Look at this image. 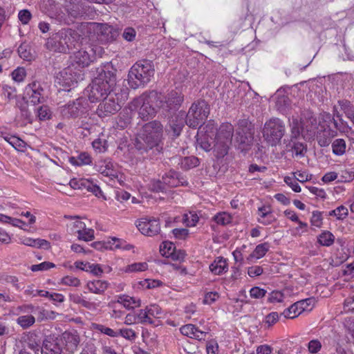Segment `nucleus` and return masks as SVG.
Returning a JSON list of instances; mask_svg holds the SVG:
<instances>
[{
	"mask_svg": "<svg viewBox=\"0 0 354 354\" xmlns=\"http://www.w3.org/2000/svg\"><path fill=\"white\" fill-rule=\"evenodd\" d=\"M118 333H119V336L131 342L134 341L137 337L136 333L131 328H120Z\"/></svg>",
	"mask_w": 354,
	"mask_h": 354,
	"instance_id": "obj_49",
	"label": "nucleus"
},
{
	"mask_svg": "<svg viewBox=\"0 0 354 354\" xmlns=\"http://www.w3.org/2000/svg\"><path fill=\"white\" fill-rule=\"evenodd\" d=\"M39 120H44L50 118V111L47 106H41L37 110Z\"/></svg>",
	"mask_w": 354,
	"mask_h": 354,
	"instance_id": "obj_58",
	"label": "nucleus"
},
{
	"mask_svg": "<svg viewBox=\"0 0 354 354\" xmlns=\"http://www.w3.org/2000/svg\"><path fill=\"white\" fill-rule=\"evenodd\" d=\"M148 268V265L145 262L134 263L127 266L124 268L125 272H137L145 271Z\"/></svg>",
	"mask_w": 354,
	"mask_h": 354,
	"instance_id": "obj_43",
	"label": "nucleus"
},
{
	"mask_svg": "<svg viewBox=\"0 0 354 354\" xmlns=\"http://www.w3.org/2000/svg\"><path fill=\"white\" fill-rule=\"evenodd\" d=\"M59 345L63 346L64 353L73 354L77 349L80 337L77 331H66L58 337Z\"/></svg>",
	"mask_w": 354,
	"mask_h": 354,
	"instance_id": "obj_13",
	"label": "nucleus"
},
{
	"mask_svg": "<svg viewBox=\"0 0 354 354\" xmlns=\"http://www.w3.org/2000/svg\"><path fill=\"white\" fill-rule=\"evenodd\" d=\"M122 104L123 102L120 100L118 93H111L103 98L102 102L98 105L96 113L100 118L110 116L119 111Z\"/></svg>",
	"mask_w": 354,
	"mask_h": 354,
	"instance_id": "obj_10",
	"label": "nucleus"
},
{
	"mask_svg": "<svg viewBox=\"0 0 354 354\" xmlns=\"http://www.w3.org/2000/svg\"><path fill=\"white\" fill-rule=\"evenodd\" d=\"M284 182L288 186H290L294 192H301V187L299 185V184L297 183V180L295 178L289 177V176H286L284 178Z\"/></svg>",
	"mask_w": 354,
	"mask_h": 354,
	"instance_id": "obj_57",
	"label": "nucleus"
},
{
	"mask_svg": "<svg viewBox=\"0 0 354 354\" xmlns=\"http://www.w3.org/2000/svg\"><path fill=\"white\" fill-rule=\"evenodd\" d=\"M336 135L335 131L332 130L328 125L319 124L315 136L320 147H327L330 145L331 140Z\"/></svg>",
	"mask_w": 354,
	"mask_h": 354,
	"instance_id": "obj_19",
	"label": "nucleus"
},
{
	"mask_svg": "<svg viewBox=\"0 0 354 354\" xmlns=\"http://www.w3.org/2000/svg\"><path fill=\"white\" fill-rule=\"evenodd\" d=\"M93 148L99 152H102L106 149V141L102 139H96L92 142Z\"/></svg>",
	"mask_w": 354,
	"mask_h": 354,
	"instance_id": "obj_63",
	"label": "nucleus"
},
{
	"mask_svg": "<svg viewBox=\"0 0 354 354\" xmlns=\"http://www.w3.org/2000/svg\"><path fill=\"white\" fill-rule=\"evenodd\" d=\"M116 302L122 305L128 310L133 309L140 306V299L126 295H118Z\"/></svg>",
	"mask_w": 354,
	"mask_h": 354,
	"instance_id": "obj_28",
	"label": "nucleus"
},
{
	"mask_svg": "<svg viewBox=\"0 0 354 354\" xmlns=\"http://www.w3.org/2000/svg\"><path fill=\"white\" fill-rule=\"evenodd\" d=\"M162 136V125L154 120L145 124L137 135L135 146L139 151H147L158 147Z\"/></svg>",
	"mask_w": 354,
	"mask_h": 354,
	"instance_id": "obj_2",
	"label": "nucleus"
},
{
	"mask_svg": "<svg viewBox=\"0 0 354 354\" xmlns=\"http://www.w3.org/2000/svg\"><path fill=\"white\" fill-rule=\"evenodd\" d=\"M209 269L215 274H221L227 270V263L225 259L218 257L210 266Z\"/></svg>",
	"mask_w": 354,
	"mask_h": 354,
	"instance_id": "obj_31",
	"label": "nucleus"
},
{
	"mask_svg": "<svg viewBox=\"0 0 354 354\" xmlns=\"http://www.w3.org/2000/svg\"><path fill=\"white\" fill-rule=\"evenodd\" d=\"M160 252L162 256L171 257L175 252V246L172 243L163 242L160 246Z\"/></svg>",
	"mask_w": 354,
	"mask_h": 354,
	"instance_id": "obj_44",
	"label": "nucleus"
},
{
	"mask_svg": "<svg viewBox=\"0 0 354 354\" xmlns=\"http://www.w3.org/2000/svg\"><path fill=\"white\" fill-rule=\"evenodd\" d=\"M254 129L251 122L240 120L236 131V142L241 151H248L253 144Z\"/></svg>",
	"mask_w": 354,
	"mask_h": 354,
	"instance_id": "obj_9",
	"label": "nucleus"
},
{
	"mask_svg": "<svg viewBox=\"0 0 354 354\" xmlns=\"http://www.w3.org/2000/svg\"><path fill=\"white\" fill-rule=\"evenodd\" d=\"M68 12L71 16H72L74 18H78L81 17L84 13L82 9V6L79 3L75 4L71 8H68Z\"/></svg>",
	"mask_w": 354,
	"mask_h": 354,
	"instance_id": "obj_55",
	"label": "nucleus"
},
{
	"mask_svg": "<svg viewBox=\"0 0 354 354\" xmlns=\"http://www.w3.org/2000/svg\"><path fill=\"white\" fill-rule=\"evenodd\" d=\"M35 322V318L31 315H21L17 319V323L26 329L32 326Z\"/></svg>",
	"mask_w": 354,
	"mask_h": 354,
	"instance_id": "obj_38",
	"label": "nucleus"
},
{
	"mask_svg": "<svg viewBox=\"0 0 354 354\" xmlns=\"http://www.w3.org/2000/svg\"><path fill=\"white\" fill-rule=\"evenodd\" d=\"M178 165L181 169L188 170L197 167L199 165V160L195 156L184 157L180 159Z\"/></svg>",
	"mask_w": 354,
	"mask_h": 354,
	"instance_id": "obj_33",
	"label": "nucleus"
},
{
	"mask_svg": "<svg viewBox=\"0 0 354 354\" xmlns=\"http://www.w3.org/2000/svg\"><path fill=\"white\" fill-rule=\"evenodd\" d=\"M18 17L23 24H28L31 19L32 15L28 10L25 9L19 11Z\"/></svg>",
	"mask_w": 354,
	"mask_h": 354,
	"instance_id": "obj_56",
	"label": "nucleus"
},
{
	"mask_svg": "<svg viewBox=\"0 0 354 354\" xmlns=\"http://www.w3.org/2000/svg\"><path fill=\"white\" fill-rule=\"evenodd\" d=\"M97 34L98 40L102 43L111 42L118 36V31L106 24L97 25Z\"/></svg>",
	"mask_w": 354,
	"mask_h": 354,
	"instance_id": "obj_18",
	"label": "nucleus"
},
{
	"mask_svg": "<svg viewBox=\"0 0 354 354\" xmlns=\"http://www.w3.org/2000/svg\"><path fill=\"white\" fill-rule=\"evenodd\" d=\"M160 93L156 91L149 94H143L135 99L129 104L131 111H138L139 117L143 120H148L153 118L158 108V100Z\"/></svg>",
	"mask_w": 354,
	"mask_h": 354,
	"instance_id": "obj_3",
	"label": "nucleus"
},
{
	"mask_svg": "<svg viewBox=\"0 0 354 354\" xmlns=\"http://www.w3.org/2000/svg\"><path fill=\"white\" fill-rule=\"evenodd\" d=\"M138 230L144 235L153 236L160 232V224L156 218H141L136 225Z\"/></svg>",
	"mask_w": 354,
	"mask_h": 354,
	"instance_id": "obj_16",
	"label": "nucleus"
},
{
	"mask_svg": "<svg viewBox=\"0 0 354 354\" xmlns=\"http://www.w3.org/2000/svg\"><path fill=\"white\" fill-rule=\"evenodd\" d=\"M146 308L147 309V312L150 317H153L155 318H159L160 315L162 314V309L158 305H150L149 306H147Z\"/></svg>",
	"mask_w": 354,
	"mask_h": 354,
	"instance_id": "obj_54",
	"label": "nucleus"
},
{
	"mask_svg": "<svg viewBox=\"0 0 354 354\" xmlns=\"http://www.w3.org/2000/svg\"><path fill=\"white\" fill-rule=\"evenodd\" d=\"M86 182H88V180L85 179H72L69 182V185L71 187L75 189H80L86 187Z\"/></svg>",
	"mask_w": 354,
	"mask_h": 354,
	"instance_id": "obj_60",
	"label": "nucleus"
},
{
	"mask_svg": "<svg viewBox=\"0 0 354 354\" xmlns=\"http://www.w3.org/2000/svg\"><path fill=\"white\" fill-rule=\"evenodd\" d=\"M290 138L291 140L297 139L300 135L304 138L305 131H303V125L301 121L299 122L297 118H292V122L290 124Z\"/></svg>",
	"mask_w": 354,
	"mask_h": 354,
	"instance_id": "obj_32",
	"label": "nucleus"
},
{
	"mask_svg": "<svg viewBox=\"0 0 354 354\" xmlns=\"http://www.w3.org/2000/svg\"><path fill=\"white\" fill-rule=\"evenodd\" d=\"M333 152L337 156H342L346 152V145L344 139H336L332 143Z\"/></svg>",
	"mask_w": 354,
	"mask_h": 354,
	"instance_id": "obj_36",
	"label": "nucleus"
},
{
	"mask_svg": "<svg viewBox=\"0 0 354 354\" xmlns=\"http://www.w3.org/2000/svg\"><path fill=\"white\" fill-rule=\"evenodd\" d=\"M93 48L81 49L75 52L71 57V64L75 68H84L88 66L94 59Z\"/></svg>",
	"mask_w": 354,
	"mask_h": 354,
	"instance_id": "obj_15",
	"label": "nucleus"
},
{
	"mask_svg": "<svg viewBox=\"0 0 354 354\" xmlns=\"http://www.w3.org/2000/svg\"><path fill=\"white\" fill-rule=\"evenodd\" d=\"M214 220L216 223L219 225H225L231 223L232 216L227 212H223L216 214L214 216Z\"/></svg>",
	"mask_w": 354,
	"mask_h": 354,
	"instance_id": "obj_45",
	"label": "nucleus"
},
{
	"mask_svg": "<svg viewBox=\"0 0 354 354\" xmlns=\"http://www.w3.org/2000/svg\"><path fill=\"white\" fill-rule=\"evenodd\" d=\"M62 347L58 337L48 336L43 342L41 354H62Z\"/></svg>",
	"mask_w": 354,
	"mask_h": 354,
	"instance_id": "obj_21",
	"label": "nucleus"
},
{
	"mask_svg": "<svg viewBox=\"0 0 354 354\" xmlns=\"http://www.w3.org/2000/svg\"><path fill=\"white\" fill-rule=\"evenodd\" d=\"M69 300L74 304L81 305L89 310H96L101 304V301L97 299L86 300L79 294H70Z\"/></svg>",
	"mask_w": 354,
	"mask_h": 354,
	"instance_id": "obj_23",
	"label": "nucleus"
},
{
	"mask_svg": "<svg viewBox=\"0 0 354 354\" xmlns=\"http://www.w3.org/2000/svg\"><path fill=\"white\" fill-rule=\"evenodd\" d=\"M172 233L176 239H185L189 234V231L185 228H176L172 230Z\"/></svg>",
	"mask_w": 354,
	"mask_h": 354,
	"instance_id": "obj_64",
	"label": "nucleus"
},
{
	"mask_svg": "<svg viewBox=\"0 0 354 354\" xmlns=\"http://www.w3.org/2000/svg\"><path fill=\"white\" fill-rule=\"evenodd\" d=\"M262 133L268 144L276 146L281 142L286 133V125L281 119L272 118L266 122Z\"/></svg>",
	"mask_w": 354,
	"mask_h": 354,
	"instance_id": "obj_7",
	"label": "nucleus"
},
{
	"mask_svg": "<svg viewBox=\"0 0 354 354\" xmlns=\"http://www.w3.org/2000/svg\"><path fill=\"white\" fill-rule=\"evenodd\" d=\"M26 76V71L24 68H18L12 72V78L17 82H22Z\"/></svg>",
	"mask_w": 354,
	"mask_h": 354,
	"instance_id": "obj_62",
	"label": "nucleus"
},
{
	"mask_svg": "<svg viewBox=\"0 0 354 354\" xmlns=\"http://www.w3.org/2000/svg\"><path fill=\"white\" fill-rule=\"evenodd\" d=\"M69 161L71 164L76 166L88 165L91 162V158L88 153H81L77 157H71Z\"/></svg>",
	"mask_w": 354,
	"mask_h": 354,
	"instance_id": "obj_34",
	"label": "nucleus"
},
{
	"mask_svg": "<svg viewBox=\"0 0 354 354\" xmlns=\"http://www.w3.org/2000/svg\"><path fill=\"white\" fill-rule=\"evenodd\" d=\"M234 135V127L230 123L222 124L215 133L213 150L217 158H223L228 153Z\"/></svg>",
	"mask_w": 354,
	"mask_h": 354,
	"instance_id": "obj_6",
	"label": "nucleus"
},
{
	"mask_svg": "<svg viewBox=\"0 0 354 354\" xmlns=\"http://www.w3.org/2000/svg\"><path fill=\"white\" fill-rule=\"evenodd\" d=\"M21 242L25 245L32 248H44L46 250H48L50 248V243L41 239L24 238L21 239Z\"/></svg>",
	"mask_w": 354,
	"mask_h": 354,
	"instance_id": "obj_29",
	"label": "nucleus"
},
{
	"mask_svg": "<svg viewBox=\"0 0 354 354\" xmlns=\"http://www.w3.org/2000/svg\"><path fill=\"white\" fill-rule=\"evenodd\" d=\"M338 104L341 110L344 111L348 118L351 120H354V110L352 104L348 100H339Z\"/></svg>",
	"mask_w": 354,
	"mask_h": 354,
	"instance_id": "obj_37",
	"label": "nucleus"
},
{
	"mask_svg": "<svg viewBox=\"0 0 354 354\" xmlns=\"http://www.w3.org/2000/svg\"><path fill=\"white\" fill-rule=\"evenodd\" d=\"M55 267V265L53 263L49 261H44L39 264L32 265L30 268V270L32 272H37L41 270H48Z\"/></svg>",
	"mask_w": 354,
	"mask_h": 354,
	"instance_id": "obj_53",
	"label": "nucleus"
},
{
	"mask_svg": "<svg viewBox=\"0 0 354 354\" xmlns=\"http://www.w3.org/2000/svg\"><path fill=\"white\" fill-rule=\"evenodd\" d=\"M205 133L201 129L198 131L197 145L205 151L213 149L212 144L214 142L215 133L217 129L212 124H207L203 128Z\"/></svg>",
	"mask_w": 354,
	"mask_h": 354,
	"instance_id": "obj_14",
	"label": "nucleus"
},
{
	"mask_svg": "<svg viewBox=\"0 0 354 354\" xmlns=\"http://www.w3.org/2000/svg\"><path fill=\"white\" fill-rule=\"evenodd\" d=\"M266 290L260 288L259 287H253L250 291L251 297L255 299H260L266 295Z\"/></svg>",
	"mask_w": 354,
	"mask_h": 354,
	"instance_id": "obj_61",
	"label": "nucleus"
},
{
	"mask_svg": "<svg viewBox=\"0 0 354 354\" xmlns=\"http://www.w3.org/2000/svg\"><path fill=\"white\" fill-rule=\"evenodd\" d=\"M112 241L113 243L111 246H106L107 248H110V250L122 249L124 250H130L133 248L132 245L127 244L122 239L112 238Z\"/></svg>",
	"mask_w": 354,
	"mask_h": 354,
	"instance_id": "obj_41",
	"label": "nucleus"
},
{
	"mask_svg": "<svg viewBox=\"0 0 354 354\" xmlns=\"http://www.w3.org/2000/svg\"><path fill=\"white\" fill-rule=\"evenodd\" d=\"M60 283L64 286L79 287L81 285L80 280L73 276H65L62 278Z\"/></svg>",
	"mask_w": 354,
	"mask_h": 354,
	"instance_id": "obj_50",
	"label": "nucleus"
},
{
	"mask_svg": "<svg viewBox=\"0 0 354 354\" xmlns=\"http://www.w3.org/2000/svg\"><path fill=\"white\" fill-rule=\"evenodd\" d=\"M335 237L333 234L328 232L325 231L322 232L319 236H318V242L324 246H330L334 242Z\"/></svg>",
	"mask_w": 354,
	"mask_h": 354,
	"instance_id": "obj_40",
	"label": "nucleus"
},
{
	"mask_svg": "<svg viewBox=\"0 0 354 354\" xmlns=\"http://www.w3.org/2000/svg\"><path fill=\"white\" fill-rule=\"evenodd\" d=\"M180 333L185 336L198 340L205 339L207 333L198 329L193 324H186L180 328Z\"/></svg>",
	"mask_w": 354,
	"mask_h": 354,
	"instance_id": "obj_25",
	"label": "nucleus"
},
{
	"mask_svg": "<svg viewBox=\"0 0 354 354\" xmlns=\"http://www.w3.org/2000/svg\"><path fill=\"white\" fill-rule=\"evenodd\" d=\"M277 106L279 111L285 113L286 109L290 106V100L286 96L279 97L277 101Z\"/></svg>",
	"mask_w": 354,
	"mask_h": 354,
	"instance_id": "obj_52",
	"label": "nucleus"
},
{
	"mask_svg": "<svg viewBox=\"0 0 354 354\" xmlns=\"http://www.w3.org/2000/svg\"><path fill=\"white\" fill-rule=\"evenodd\" d=\"M97 167V171L106 177H109L111 179L118 177V171L110 161H102Z\"/></svg>",
	"mask_w": 354,
	"mask_h": 354,
	"instance_id": "obj_27",
	"label": "nucleus"
},
{
	"mask_svg": "<svg viewBox=\"0 0 354 354\" xmlns=\"http://www.w3.org/2000/svg\"><path fill=\"white\" fill-rule=\"evenodd\" d=\"M80 35L71 28H63L55 34L47 41V46L50 50L66 53L75 46Z\"/></svg>",
	"mask_w": 354,
	"mask_h": 354,
	"instance_id": "obj_4",
	"label": "nucleus"
},
{
	"mask_svg": "<svg viewBox=\"0 0 354 354\" xmlns=\"http://www.w3.org/2000/svg\"><path fill=\"white\" fill-rule=\"evenodd\" d=\"M25 98L33 105L43 103L45 101L44 89L39 82L29 84L25 89Z\"/></svg>",
	"mask_w": 354,
	"mask_h": 354,
	"instance_id": "obj_17",
	"label": "nucleus"
},
{
	"mask_svg": "<svg viewBox=\"0 0 354 354\" xmlns=\"http://www.w3.org/2000/svg\"><path fill=\"white\" fill-rule=\"evenodd\" d=\"M162 180L165 185L171 187H178L179 185L187 186L188 185L187 181L174 170H170L168 173L165 174L162 176Z\"/></svg>",
	"mask_w": 354,
	"mask_h": 354,
	"instance_id": "obj_22",
	"label": "nucleus"
},
{
	"mask_svg": "<svg viewBox=\"0 0 354 354\" xmlns=\"http://www.w3.org/2000/svg\"><path fill=\"white\" fill-rule=\"evenodd\" d=\"M348 209L344 205H340L336 209L329 212L328 215L336 216L337 219L342 220L348 216Z\"/></svg>",
	"mask_w": 354,
	"mask_h": 354,
	"instance_id": "obj_46",
	"label": "nucleus"
},
{
	"mask_svg": "<svg viewBox=\"0 0 354 354\" xmlns=\"http://www.w3.org/2000/svg\"><path fill=\"white\" fill-rule=\"evenodd\" d=\"M303 125V131L306 134H304V138L311 139L315 136L317 130L319 129L316 118L312 114H309L301 120Z\"/></svg>",
	"mask_w": 354,
	"mask_h": 354,
	"instance_id": "obj_20",
	"label": "nucleus"
},
{
	"mask_svg": "<svg viewBox=\"0 0 354 354\" xmlns=\"http://www.w3.org/2000/svg\"><path fill=\"white\" fill-rule=\"evenodd\" d=\"M159 93L158 109H161L165 112L176 110L183 101V96L176 91H171L167 97Z\"/></svg>",
	"mask_w": 354,
	"mask_h": 354,
	"instance_id": "obj_12",
	"label": "nucleus"
},
{
	"mask_svg": "<svg viewBox=\"0 0 354 354\" xmlns=\"http://www.w3.org/2000/svg\"><path fill=\"white\" fill-rule=\"evenodd\" d=\"M136 316L138 323L142 324H153V319H151V317H150L149 316L147 308H145V309H141V310H138V312L136 314Z\"/></svg>",
	"mask_w": 354,
	"mask_h": 354,
	"instance_id": "obj_42",
	"label": "nucleus"
},
{
	"mask_svg": "<svg viewBox=\"0 0 354 354\" xmlns=\"http://www.w3.org/2000/svg\"><path fill=\"white\" fill-rule=\"evenodd\" d=\"M85 189H86L89 192H91L97 197L102 196V193L100 188L97 185H94L93 183L90 182L89 180H88V182H86Z\"/></svg>",
	"mask_w": 354,
	"mask_h": 354,
	"instance_id": "obj_59",
	"label": "nucleus"
},
{
	"mask_svg": "<svg viewBox=\"0 0 354 354\" xmlns=\"http://www.w3.org/2000/svg\"><path fill=\"white\" fill-rule=\"evenodd\" d=\"M93 328L100 332L101 333L111 337H117L119 336V333L117 330H114L113 329L102 324H94Z\"/></svg>",
	"mask_w": 354,
	"mask_h": 354,
	"instance_id": "obj_39",
	"label": "nucleus"
},
{
	"mask_svg": "<svg viewBox=\"0 0 354 354\" xmlns=\"http://www.w3.org/2000/svg\"><path fill=\"white\" fill-rule=\"evenodd\" d=\"M269 250V244L263 243L256 246L252 253L250 255V258H256L257 259L263 257Z\"/></svg>",
	"mask_w": 354,
	"mask_h": 354,
	"instance_id": "obj_35",
	"label": "nucleus"
},
{
	"mask_svg": "<svg viewBox=\"0 0 354 354\" xmlns=\"http://www.w3.org/2000/svg\"><path fill=\"white\" fill-rule=\"evenodd\" d=\"M109 283L106 281L95 280L87 283V288L90 292L102 294L107 289Z\"/></svg>",
	"mask_w": 354,
	"mask_h": 354,
	"instance_id": "obj_30",
	"label": "nucleus"
},
{
	"mask_svg": "<svg viewBox=\"0 0 354 354\" xmlns=\"http://www.w3.org/2000/svg\"><path fill=\"white\" fill-rule=\"evenodd\" d=\"M185 124H186L185 113L184 112H180L170 120L169 131L171 132L174 136L177 137L180 134Z\"/></svg>",
	"mask_w": 354,
	"mask_h": 354,
	"instance_id": "obj_24",
	"label": "nucleus"
},
{
	"mask_svg": "<svg viewBox=\"0 0 354 354\" xmlns=\"http://www.w3.org/2000/svg\"><path fill=\"white\" fill-rule=\"evenodd\" d=\"M209 111V106L205 100L194 102L185 115L186 124L194 129L201 127L208 118Z\"/></svg>",
	"mask_w": 354,
	"mask_h": 354,
	"instance_id": "obj_8",
	"label": "nucleus"
},
{
	"mask_svg": "<svg viewBox=\"0 0 354 354\" xmlns=\"http://www.w3.org/2000/svg\"><path fill=\"white\" fill-rule=\"evenodd\" d=\"M87 105L86 99L79 97L60 107V113L66 119L76 118L86 111Z\"/></svg>",
	"mask_w": 354,
	"mask_h": 354,
	"instance_id": "obj_11",
	"label": "nucleus"
},
{
	"mask_svg": "<svg viewBox=\"0 0 354 354\" xmlns=\"http://www.w3.org/2000/svg\"><path fill=\"white\" fill-rule=\"evenodd\" d=\"M308 301L310 299L302 300L300 301L295 302L292 305H291L288 308L286 309L282 315L286 318L293 319L297 317L301 314L302 311H304L306 308L304 306L305 304H307Z\"/></svg>",
	"mask_w": 354,
	"mask_h": 354,
	"instance_id": "obj_26",
	"label": "nucleus"
},
{
	"mask_svg": "<svg viewBox=\"0 0 354 354\" xmlns=\"http://www.w3.org/2000/svg\"><path fill=\"white\" fill-rule=\"evenodd\" d=\"M154 68L149 60H141L136 62L129 72V84L136 89L150 81L153 75Z\"/></svg>",
	"mask_w": 354,
	"mask_h": 354,
	"instance_id": "obj_5",
	"label": "nucleus"
},
{
	"mask_svg": "<svg viewBox=\"0 0 354 354\" xmlns=\"http://www.w3.org/2000/svg\"><path fill=\"white\" fill-rule=\"evenodd\" d=\"M306 145L300 142H294L292 146V151L296 156L304 157L306 152Z\"/></svg>",
	"mask_w": 354,
	"mask_h": 354,
	"instance_id": "obj_51",
	"label": "nucleus"
},
{
	"mask_svg": "<svg viewBox=\"0 0 354 354\" xmlns=\"http://www.w3.org/2000/svg\"><path fill=\"white\" fill-rule=\"evenodd\" d=\"M4 139L17 150H22L25 147V142L16 136H6Z\"/></svg>",
	"mask_w": 354,
	"mask_h": 354,
	"instance_id": "obj_47",
	"label": "nucleus"
},
{
	"mask_svg": "<svg viewBox=\"0 0 354 354\" xmlns=\"http://www.w3.org/2000/svg\"><path fill=\"white\" fill-rule=\"evenodd\" d=\"M77 234L79 240L89 241L94 239V230L91 228H86V227L81 231H79Z\"/></svg>",
	"mask_w": 354,
	"mask_h": 354,
	"instance_id": "obj_48",
	"label": "nucleus"
},
{
	"mask_svg": "<svg viewBox=\"0 0 354 354\" xmlns=\"http://www.w3.org/2000/svg\"><path fill=\"white\" fill-rule=\"evenodd\" d=\"M116 84L114 70L110 65L100 68L98 75L87 88L88 97L91 102L100 100L111 94Z\"/></svg>",
	"mask_w": 354,
	"mask_h": 354,
	"instance_id": "obj_1",
	"label": "nucleus"
}]
</instances>
